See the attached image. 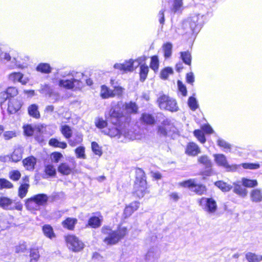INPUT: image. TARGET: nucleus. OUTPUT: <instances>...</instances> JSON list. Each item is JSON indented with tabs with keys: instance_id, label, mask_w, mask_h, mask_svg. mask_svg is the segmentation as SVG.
Instances as JSON below:
<instances>
[{
	"instance_id": "obj_37",
	"label": "nucleus",
	"mask_w": 262,
	"mask_h": 262,
	"mask_svg": "<svg viewBox=\"0 0 262 262\" xmlns=\"http://www.w3.org/2000/svg\"><path fill=\"white\" fill-rule=\"evenodd\" d=\"M172 45L169 42L164 43L162 46V50L164 53V57L165 59L169 58L172 54Z\"/></svg>"
},
{
	"instance_id": "obj_21",
	"label": "nucleus",
	"mask_w": 262,
	"mask_h": 262,
	"mask_svg": "<svg viewBox=\"0 0 262 262\" xmlns=\"http://www.w3.org/2000/svg\"><path fill=\"white\" fill-rule=\"evenodd\" d=\"M140 120L142 124L147 126H153L157 123L155 117L149 113H142Z\"/></svg>"
},
{
	"instance_id": "obj_51",
	"label": "nucleus",
	"mask_w": 262,
	"mask_h": 262,
	"mask_svg": "<svg viewBox=\"0 0 262 262\" xmlns=\"http://www.w3.org/2000/svg\"><path fill=\"white\" fill-rule=\"evenodd\" d=\"M50 157L53 162L57 163L63 158V155L59 151H53L50 154Z\"/></svg>"
},
{
	"instance_id": "obj_24",
	"label": "nucleus",
	"mask_w": 262,
	"mask_h": 262,
	"mask_svg": "<svg viewBox=\"0 0 262 262\" xmlns=\"http://www.w3.org/2000/svg\"><path fill=\"white\" fill-rule=\"evenodd\" d=\"M24 74L19 72H13L8 75V78L13 83L20 82L23 85H25L27 81L23 80Z\"/></svg>"
},
{
	"instance_id": "obj_63",
	"label": "nucleus",
	"mask_w": 262,
	"mask_h": 262,
	"mask_svg": "<svg viewBox=\"0 0 262 262\" xmlns=\"http://www.w3.org/2000/svg\"><path fill=\"white\" fill-rule=\"evenodd\" d=\"M186 80L187 83H190L191 85L193 84L194 81V77L192 72H189L186 74Z\"/></svg>"
},
{
	"instance_id": "obj_18",
	"label": "nucleus",
	"mask_w": 262,
	"mask_h": 262,
	"mask_svg": "<svg viewBox=\"0 0 262 262\" xmlns=\"http://www.w3.org/2000/svg\"><path fill=\"white\" fill-rule=\"evenodd\" d=\"M134 60L132 59H130L125 60L122 63H116L114 64V67L124 73L131 72L134 70Z\"/></svg>"
},
{
	"instance_id": "obj_40",
	"label": "nucleus",
	"mask_w": 262,
	"mask_h": 262,
	"mask_svg": "<svg viewBox=\"0 0 262 262\" xmlns=\"http://www.w3.org/2000/svg\"><path fill=\"white\" fill-rule=\"evenodd\" d=\"M181 58L184 63L189 66L191 64V55L188 51H183L180 52Z\"/></svg>"
},
{
	"instance_id": "obj_17",
	"label": "nucleus",
	"mask_w": 262,
	"mask_h": 262,
	"mask_svg": "<svg viewBox=\"0 0 262 262\" xmlns=\"http://www.w3.org/2000/svg\"><path fill=\"white\" fill-rule=\"evenodd\" d=\"M201 153V148L194 142H189L186 145L185 148V154L187 156L195 157Z\"/></svg>"
},
{
	"instance_id": "obj_36",
	"label": "nucleus",
	"mask_w": 262,
	"mask_h": 262,
	"mask_svg": "<svg viewBox=\"0 0 262 262\" xmlns=\"http://www.w3.org/2000/svg\"><path fill=\"white\" fill-rule=\"evenodd\" d=\"M139 76L140 80L142 82L145 81L146 79L149 72V67L145 63L140 66Z\"/></svg>"
},
{
	"instance_id": "obj_31",
	"label": "nucleus",
	"mask_w": 262,
	"mask_h": 262,
	"mask_svg": "<svg viewBox=\"0 0 262 262\" xmlns=\"http://www.w3.org/2000/svg\"><path fill=\"white\" fill-rule=\"evenodd\" d=\"M233 191L242 197H245L247 194V190L239 183H233Z\"/></svg>"
},
{
	"instance_id": "obj_43",
	"label": "nucleus",
	"mask_w": 262,
	"mask_h": 262,
	"mask_svg": "<svg viewBox=\"0 0 262 262\" xmlns=\"http://www.w3.org/2000/svg\"><path fill=\"white\" fill-rule=\"evenodd\" d=\"M149 67L155 72H158L159 68V61L158 56L154 55L150 57Z\"/></svg>"
},
{
	"instance_id": "obj_16",
	"label": "nucleus",
	"mask_w": 262,
	"mask_h": 262,
	"mask_svg": "<svg viewBox=\"0 0 262 262\" xmlns=\"http://www.w3.org/2000/svg\"><path fill=\"white\" fill-rule=\"evenodd\" d=\"M76 164L73 160L71 164L61 162L57 166L58 171L62 175L68 176L72 173L75 169Z\"/></svg>"
},
{
	"instance_id": "obj_8",
	"label": "nucleus",
	"mask_w": 262,
	"mask_h": 262,
	"mask_svg": "<svg viewBox=\"0 0 262 262\" xmlns=\"http://www.w3.org/2000/svg\"><path fill=\"white\" fill-rule=\"evenodd\" d=\"M177 129L173 122L166 118L157 127V133L160 136L166 137L177 132Z\"/></svg>"
},
{
	"instance_id": "obj_12",
	"label": "nucleus",
	"mask_w": 262,
	"mask_h": 262,
	"mask_svg": "<svg viewBox=\"0 0 262 262\" xmlns=\"http://www.w3.org/2000/svg\"><path fill=\"white\" fill-rule=\"evenodd\" d=\"M60 88L66 90H80L83 87V82L79 79L71 78L70 79H60L58 83Z\"/></svg>"
},
{
	"instance_id": "obj_28",
	"label": "nucleus",
	"mask_w": 262,
	"mask_h": 262,
	"mask_svg": "<svg viewBox=\"0 0 262 262\" xmlns=\"http://www.w3.org/2000/svg\"><path fill=\"white\" fill-rule=\"evenodd\" d=\"M43 173L46 178H53L56 176V170L53 164H48L44 166Z\"/></svg>"
},
{
	"instance_id": "obj_58",
	"label": "nucleus",
	"mask_w": 262,
	"mask_h": 262,
	"mask_svg": "<svg viewBox=\"0 0 262 262\" xmlns=\"http://www.w3.org/2000/svg\"><path fill=\"white\" fill-rule=\"evenodd\" d=\"M27 250V245L25 243H20L15 247V251L17 253H24Z\"/></svg>"
},
{
	"instance_id": "obj_25",
	"label": "nucleus",
	"mask_w": 262,
	"mask_h": 262,
	"mask_svg": "<svg viewBox=\"0 0 262 262\" xmlns=\"http://www.w3.org/2000/svg\"><path fill=\"white\" fill-rule=\"evenodd\" d=\"M42 233L45 237L52 239L56 237L53 227L50 224H45L41 228Z\"/></svg>"
},
{
	"instance_id": "obj_52",
	"label": "nucleus",
	"mask_w": 262,
	"mask_h": 262,
	"mask_svg": "<svg viewBox=\"0 0 262 262\" xmlns=\"http://www.w3.org/2000/svg\"><path fill=\"white\" fill-rule=\"evenodd\" d=\"M241 166L246 169H257L260 167V164L258 163H243L241 164Z\"/></svg>"
},
{
	"instance_id": "obj_6",
	"label": "nucleus",
	"mask_w": 262,
	"mask_h": 262,
	"mask_svg": "<svg viewBox=\"0 0 262 262\" xmlns=\"http://www.w3.org/2000/svg\"><path fill=\"white\" fill-rule=\"evenodd\" d=\"M157 102L158 106L162 110L171 112H177L179 110L176 100L165 94L161 95L158 98Z\"/></svg>"
},
{
	"instance_id": "obj_49",
	"label": "nucleus",
	"mask_w": 262,
	"mask_h": 262,
	"mask_svg": "<svg viewBox=\"0 0 262 262\" xmlns=\"http://www.w3.org/2000/svg\"><path fill=\"white\" fill-rule=\"evenodd\" d=\"M9 178L14 182L18 181L21 178V173L18 170H12L9 172Z\"/></svg>"
},
{
	"instance_id": "obj_23",
	"label": "nucleus",
	"mask_w": 262,
	"mask_h": 262,
	"mask_svg": "<svg viewBox=\"0 0 262 262\" xmlns=\"http://www.w3.org/2000/svg\"><path fill=\"white\" fill-rule=\"evenodd\" d=\"M36 159L33 156H29L22 161V163L27 170L33 171L36 164Z\"/></svg>"
},
{
	"instance_id": "obj_45",
	"label": "nucleus",
	"mask_w": 262,
	"mask_h": 262,
	"mask_svg": "<svg viewBox=\"0 0 262 262\" xmlns=\"http://www.w3.org/2000/svg\"><path fill=\"white\" fill-rule=\"evenodd\" d=\"M183 9V0H174L171 11L175 13L181 12Z\"/></svg>"
},
{
	"instance_id": "obj_3",
	"label": "nucleus",
	"mask_w": 262,
	"mask_h": 262,
	"mask_svg": "<svg viewBox=\"0 0 262 262\" xmlns=\"http://www.w3.org/2000/svg\"><path fill=\"white\" fill-rule=\"evenodd\" d=\"M149 193L146 176L141 168H135V180L132 194L136 198L141 199Z\"/></svg>"
},
{
	"instance_id": "obj_5",
	"label": "nucleus",
	"mask_w": 262,
	"mask_h": 262,
	"mask_svg": "<svg viewBox=\"0 0 262 262\" xmlns=\"http://www.w3.org/2000/svg\"><path fill=\"white\" fill-rule=\"evenodd\" d=\"M179 185L183 188L193 189L192 191L198 195H203L207 193V186L202 183H196L195 179H189L183 181L179 183Z\"/></svg>"
},
{
	"instance_id": "obj_55",
	"label": "nucleus",
	"mask_w": 262,
	"mask_h": 262,
	"mask_svg": "<svg viewBox=\"0 0 262 262\" xmlns=\"http://www.w3.org/2000/svg\"><path fill=\"white\" fill-rule=\"evenodd\" d=\"M188 105L189 107H190V108L192 111H193L196 110L199 107V105L198 104V103H197L195 98L192 97V96L188 98Z\"/></svg>"
},
{
	"instance_id": "obj_57",
	"label": "nucleus",
	"mask_w": 262,
	"mask_h": 262,
	"mask_svg": "<svg viewBox=\"0 0 262 262\" xmlns=\"http://www.w3.org/2000/svg\"><path fill=\"white\" fill-rule=\"evenodd\" d=\"M124 89L121 86H115L113 90H112L113 94H114V97L117 96L121 97L124 94Z\"/></svg>"
},
{
	"instance_id": "obj_15",
	"label": "nucleus",
	"mask_w": 262,
	"mask_h": 262,
	"mask_svg": "<svg viewBox=\"0 0 262 262\" xmlns=\"http://www.w3.org/2000/svg\"><path fill=\"white\" fill-rule=\"evenodd\" d=\"M30 177L28 175L24 176L21 179L18 187L17 195L20 199H23L26 196L30 188Z\"/></svg>"
},
{
	"instance_id": "obj_41",
	"label": "nucleus",
	"mask_w": 262,
	"mask_h": 262,
	"mask_svg": "<svg viewBox=\"0 0 262 262\" xmlns=\"http://www.w3.org/2000/svg\"><path fill=\"white\" fill-rule=\"evenodd\" d=\"M14 188L13 184L6 178H0V190L9 189Z\"/></svg>"
},
{
	"instance_id": "obj_20",
	"label": "nucleus",
	"mask_w": 262,
	"mask_h": 262,
	"mask_svg": "<svg viewBox=\"0 0 262 262\" xmlns=\"http://www.w3.org/2000/svg\"><path fill=\"white\" fill-rule=\"evenodd\" d=\"M78 223V220L75 217H67L61 222L63 228L69 231H74Z\"/></svg>"
},
{
	"instance_id": "obj_29",
	"label": "nucleus",
	"mask_w": 262,
	"mask_h": 262,
	"mask_svg": "<svg viewBox=\"0 0 262 262\" xmlns=\"http://www.w3.org/2000/svg\"><path fill=\"white\" fill-rule=\"evenodd\" d=\"M100 96L103 99H108L113 98L114 94L112 90L105 85L101 86Z\"/></svg>"
},
{
	"instance_id": "obj_61",
	"label": "nucleus",
	"mask_w": 262,
	"mask_h": 262,
	"mask_svg": "<svg viewBox=\"0 0 262 262\" xmlns=\"http://www.w3.org/2000/svg\"><path fill=\"white\" fill-rule=\"evenodd\" d=\"M41 93L48 95L49 97H51L52 96H55L54 102H57L59 100V95L57 93H55L54 92H41Z\"/></svg>"
},
{
	"instance_id": "obj_19",
	"label": "nucleus",
	"mask_w": 262,
	"mask_h": 262,
	"mask_svg": "<svg viewBox=\"0 0 262 262\" xmlns=\"http://www.w3.org/2000/svg\"><path fill=\"white\" fill-rule=\"evenodd\" d=\"M22 106L23 102L21 100L12 98L8 101L7 111L10 114H15L20 110Z\"/></svg>"
},
{
	"instance_id": "obj_35",
	"label": "nucleus",
	"mask_w": 262,
	"mask_h": 262,
	"mask_svg": "<svg viewBox=\"0 0 262 262\" xmlns=\"http://www.w3.org/2000/svg\"><path fill=\"white\" fill-rule=\"evenodd\" d=\"M215 163L219 166L225 167L227 165V160L225 156L222 154H216L213 155Z\"/></svg>"
},
{
	"instance_id": "obj_44",
	"label": "nucleus",
	"mask_w": 262,
	"mask_h": 262,
	"mask_svg": "<svg viewBox=\"0 0 262 262\" xmlns=\"http://www.w3.org/2000/svg\"><path fill=\"white\" fill-rule=\"evenodd\" d=\"M173 73V70L171 67H167L161 70L160 78L163 80H166L170 75Z\"/></svg>"
},
{
	"instance_id": "obj_14",
	"label": "nucleus",
	"mask_w": 262,
	"mask_h": 262,
	"mask_svg": "<svg viewBox=\"0 0 262 262\" xmlns=\"http://www.w3.org/2000/svg\"><path fill=\"white\" fill-rule=\"evenodd\" d=\"M197 162L199 165L203 166L207 170L201 171V174L205 176H210L212 174L211 169L212 163L209 156L207 155H203L197 159Z\"/></svg>"
},
{
	"instance_id": "obj_60",
	"label": "nucleus",
	"mask_w": 262,
	"mask_h": 262,
	"mask_svg": "<svg viewBox=\"0 0 262 262\" xmlns=\"http://www.w3.org/2000/svg\"><path fill=\"white\" fill-rule=\"evenodd\" d=\"M177 84L179 90L181 92L183 96H186L187 94V91L186 86L183 83L181 80H178Z\"/></svg>"
},
{
	"instance_id": "obj_54",
	"label": "nucleus",
	"mask_w": 262,
	"mask_h": 262,
	"mask_svg": "<svg viewBox=\"0 0 262 262\" xmlns=\"http://www.w3.org/2000/svg\"><path fill=\"white\" fill-rule=\"evenodd\" d=\"M91 146L92 151L96 155H98L99 157L102 155V151L101 148L97 142L95 141L92 142L91 143Z\"/></svg>"
},
{
	"instance_id": "obj_47",
	"label": "nucleus",
	"mask_w": 262,
	"mask_h": 262,
	"mask_svg": "<svg viewBox=\"0 0 262 262\" xmlns=\"http://www.w3.org/2000/svg\"><path fill=\"white\" fill-rule=\"evenodd\" d=\"M246 258L248 262H259L262 260V255L259 256L255 253L248 252L246 254Z\"/></svg>"
},
{
	"instance_id": "obj_34",
	"label": "nucleus",
	"mask_w": 262,
	"mask_h": 262,
	"mask_svg": "<svg viewBox=\"0 0 262 262\" xmlns=\"http://www.w3.org/2000/svg\"><path fill=\"white\" fill-rule=\"evenodd\" d=\"M36 70L43 74H49L52 71V68L47 63H40L36 67Z\"/></svg>"
},
{
	"instance_id": "obj_42",
	"label": "nucleus",
	"mask_w": 262,
	"mask_h": 262,
	"mask_svg": "<svg viewBox=\"0 0 262 262\" xmlns=\"http://www.w3.org/2000/svg\"><path fill=\"white\" fill-rule=\"evenodd\" d=\"M193 135L197 140L202 144H204L206 141V139L204 133L202 129H196L193 132Z\"/></svg>"
},
{
	"instance_id": "obj_1",
	"label": "nucleus",
	"mask_w": 262,
	"mask_h": 262,
	"mask_svg": "<svg viewBox=\"0 0 262 262\" xmlns=\"http://www.w3.org/2000/svg\"><path fill=\"white\" fill-rule=\"evenodd\" d=\"M120 104L117 103L109 111L107 121L109 124L104 134L111 138H120L125 131L127 118L120 111Z\"/></svg>"
},
{
	"instance_id": "obj_59",
	"label": "nucleus",
	"mask_w": 262,
	"mask_h": 262,
	"mask_svg": "<svg viewBox=\"0 0 262 262\" xmlns=\"http://www.w3.org/2000/svg\"><path fill=\"white\" fill-rule=\"evenodd\" d=\"M201 128L205 134L210 135L213 134L214 132L213 129L208 123L202 125Z\"/></svg>"
},
{
	"instance_id": "obj_22",
	"label": "nucleus",
	"mask_w": 262,
	"mask_h": 262,
	"mask_svg": "<svg viewBox=\"0 0 262 262\" xmlns=\"http://www.w3.org/2000/svg\"><path fill=\"white\" fill-rule=\"evenodd\" d=\"M139 202L134 201L126 206L123 211L124 218L129 217L135 211L137 210L139 208Z\"/></svg>"
},
{
	"instance_id": "obj_46",
	"label": "nucleus",
	"mask_w": 262,
	"mask_h": 262,
	"mask_svg": "<svg viewBox=\"0 0 262 262\" xmlns=\"http://www.w3.org/2000/svg\"><path fill=\"white\" fill-rule=\"evenodd\" d=\"M242 183L244 186L249 188L254 187L258 184L256 180H251L246 178L242 179Z\"/></svg>"
},
{
	"instance_id": "obj_2",
	"label": "nucleus",
	"mask_w": 262,
	"mask_h": 262,
	"mask_svg": "<svg viewBox=\"0 0 262 262\" xmlns=\"http://www.w3.org/2000/svg\"><path fill=\"white\" fill-rule=\"evenodd\" d=\"M102 235L104 236L103 242L107 246L115 245L123 239L128 233L127 227H118L116 230H113L108 225H104L101 229Z\"/></svg>"
},
{
	"instance_id": "obj_53",
	"label": "nucleus",
	"mask_w": 262,
	"mask_h": 262,
	"mask_svg": "<svg viewBox=\"0 0 262 262\" xmlns=\"http://www.w3.org/2000/svg\"><path fill=\"white\" fill-rule=\"evenodd\" d=\"M75 152L78 158L84 159L86 158L85 155V148L83 146H80L75 149Z\"/></svg>"
},
{
	"instance_id": "obj_32",
	"label": "nucleus",
	"mask_w": 262,
	"mask_h": 262,
	"mask_svg": "<svg viewBox=\"0 0 262 262\" xmlns=\"http://www.w3.org/2000/svg\"><path fill=\"white\" fill-rule=\"evenodd\" d=\"M251 200L253 202L262 201V192L260 189H254L250 192Z\"/></svg>"
},
{
	"instance_id": "obj_48",
	"label": "nucleus",
	"mask_w": 262,
	"mask_h": 262,
	"mask_svg": "<svg viewBox=\"0 0 262 262\" xmlns=\"http://www.w3.org/2000/svg\"><path fill=\"white\" fill-rule=\"evenodd\" d=\"M107 117H106V120H104L102 118H97L95 121V126L99 129H103L106 127L108 123L107 121Z\"/></svg>"
},
{
	"instance_id": "obj_64",
	"label": "nucleus",
	"mask_w": 262,
	"mask_h": 262,
	"mask_svg": "<svg viewBox=\"0 0 262 262\" xmlns=\"http://www.w3.org/2000/svg\"><path fill=\"white\" fill-rule=\"evenodd\" d=\"M239 166L240 165L235 164L229 165L227 162V165L224 167L226 168L228 171H235L238 168Z\"/></svg>"
},
{
	"instance_id": "obj_26",
	"label": "nucleus",
	"mask_w": 262,
	"mask_h": 262,
	"mask_svg": "<svg viewBox=\"0 0 262 262\" xmlns=\"http://www.w3.org/2000/svg\"><path fill=\"white\" fill-rule=\"evenodd\" d=\"M101 223V219L99 216L93 215L89 219L86 226L96 229L100 227Z\"/></svg>"
},
{
	"instance_id": "obj_50",
	"label": "nucleus",
	"mask_w": 262,
	"mask_h": 262,
	"mask_svg": "<svg viewBox=\"0 0 262 262\" xmlns=\"http://www.w3.org/2000/svg\"><path fill=\"white\" fill-rule=\"evenodd\" d=\"M23 129L24 135L26 136H32L34 133L35 128L31 124L24 125Z\"/></svg>"
},
{
	"instance_id": "obj_27",
	"label": "nucleus",
	"mask_w": 262,
	"mask_h": 262,
	"mask_svg": "<svg viewBox=\"0 0 262 262\" xmlns=\"http://www.w3.org/2000/svg\"><path fill=\"white\" fill-rule=\"evenodd\" d=\"M28 115L35 119H39L40 114L38 110V105L36 104H31L28 107Z\"/></svg>"
},
{
	"instance_id": "obj_30",
	"label": "nucleus",
	"mask_w": 262,
	"mask_h": 262,
	"mask_svg": "<svg viewBox=\"0 0 262 262\" xmlns=\"http://www.w3.org/2000/svg\"><path fill=\"white\" fill-rule=\"evenodd\" d=\"M48 144L49 146L54 148H59L61 149H65L67 147L66 142L62 141L60 142L55 138H52L49 140Z\"/></svg>"
},
{
	"instance_id": "obj_33",
	"label": "nucleus",
	"mask_w": 262,
	"mask_h": 262,
	"mask_svg": "<svg viewBox=\"0 0 262 262\" xmlns=\"http://www.w3.org/2000/svg\"><path fill=\"white\" fill-rule=\"evenodd\" d=\"M29 256L30 257L29 262H37L40 258L39 248L33 247L30 249Z\"/></svg>"
},
{
	"instance_id": "obj_9",
	"label": "nucleus",
	"mask_w": 262,
	"mask_h": 262,
	"mask_svg": "<svg viewBox=\"0 0 262 262\" xmlns=\"http://www.w3.org/2000/svg\"><path fill=\"white\" fill-rule=\"evenodd\" d=\"M60 131L63 136L68 140L69 145L72 147L80 144L83 141V136L80 134L75 135L74 139H71L73 132L71 127L68 125H62L60 128Z\"/></svg>"
},
{
	"instance_id": "obj_4",
	"label": "nucleus",
	"mask_w": 262,
	"mask_h": 262,
	"mask_svg": "<svg viewBox=\"0 0 262 262\" xmlns=\"http://www.w3.org/2000/svg\"><path fill=\"white\" fill-rule=\"evenodd\" d=\"M49 197L46 194L38 193L26 199L25 200V206L27 210L35 212L39 210L41 206H46Z\"/></svg>"
},
{
	"instance_id": "obj_38",
	"label": "nucleus",
	"mask_w": 262,
	"mask_h": 262,
	"mask_svg": "<svg viewBox=\"0 0 262 262\" xmlns=\"http://www.w3.org/2000/svg\"><path fill=\"white\" fill-rule=\"evenodd\" d=\"M118 103V102L117 103ZM121 108L124 106L125 108L130 113H137L138 112V107L135 102L130 101L128 103H125L124 104H122V106H121V103L119 102Z\"/></svg>"
},
{
	"instance_id": "obj_13",
	"label": "nucleus",
	"mask_w": 262,
	"mask_h": 262,
	"mask_svg": "<svg viewBox=\"0 0 262 262\" xmlns=\"http://www.w3.org/2000/svg\"><path fill=\"white\" fill-rule=\"evenodd\" d=\"M19 91L14 86L7 87L5 90L0 92V106L4 104L7 100L14 98L18 95Z\"/></svg>"
},
{
	"instance_id": "obj_56",
	"label": "nucleus",
	"mask_w": 262,
	"mask_h": 262,
	"mask_svg": "<svg viewBox=\"0 0 262 262\" xmlns=\"http://www.w3.org/2000/svg\"><path fill=\"white\" fill-rule=\"evenodd\" d=\"M217 145L220 147L221 148L224 149L230 150L231 149V145L227 142L224 139L219 138L216 141Z\"/></svg>"
},
{
	"instance_id": "obj_11",
	"label": "nucleus",
	"mask_w": 262,
	"mask_h": 262,
	"mask_svg": "<svg viewBox=\"0 0 262 262\" xmlns=\"http://www.w3.org/2000/svg\"><path fill=\"white\" fill-rule=\"evenodd\" d=\"M0 207L5 210H16L19 211H21L23 209V205L20 202H14L7 196L0 197Z\"/></svg>"
},
{
	"instance_id": "obj_62",
	"label": "nucleus",
	"mask_w": 262,
	"mask_h": 262,
	"mask_svg": "<svg viewBox=\"0 0 262 262\" xmlns=\"http://www.w3.org/2000/svg\"><path fill=\"white\" fill-rule=\"evenodd\" d=\"M16 133L13 131H7L4 134V137L5 139L7 140H10L13 137H16Z\"/></svg>"
},
{
	"instance_id": "obj_10",
	"label": "nucleus",
	"mask_w": 262,
	"mask_h": 262,
	"mask_svg": "<svg viewBox=\"0 0 262 262\" xmlns=\"http://www.w3.org/2000/svg\"><path fill=\"white\" fill-rule=\"evenodd\" d=\"M198 203L205 211L209 214H213L217 211L216 201L212 197H202L198 200Z\"/></svg>"
},
{
	"instance_id": "obj_7",
	"label": "nucleus",
	"mask_w": 262,
	"mask_h": 262,
	"mask_svg": "<svg viewBox=\"0 0 262 262\" xmlns=\"http://www.w3.org/2000/svg\"><path fill=\"white\" fill-rule=\"evenodd\" d=\"M64 239L67 247L72 252H79L84 248V243L74 234H67L64 235Z\"/></svg>"
},
{
	"instance_id": "obj_39",
	"label": "nucleus",
	"mask_w": 262,
	"mask_h": 262,
	"mask_svg": "<svg viewBox=\"0 0 262 262\" xmlns=\"http://www.w3.org/2000/svg\"><path fill=\"white\" fill-rule=\"evenodd\" d=\"M214 185L223 192L229 191L232 188V186L221 180L216 181Z\"/></svg>"
}]
</instances>
